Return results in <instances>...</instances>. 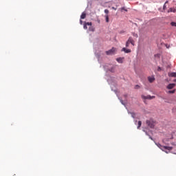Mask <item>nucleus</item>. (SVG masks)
<instances>
[{"label":"nucleus","instance_id":"f3484780","mask_svg":"<svg viewBox=\"0 0 176 176\" xmlns=\"http://www.w3.org/2000/svg\"><path fill=\"white\" fill-rule=\"evenodd\" d=\"M170 25H172V27H176V23L175 22H171Z\"/></svg>","mask_w":176,"mask_h":176},{"label":"nucleus","instance_id":"1a4fd4ad","mask_svg":"<svg viewBox=\"0 0 176 176\" xmlns=\"http://www.w3.org/2000/svg\"><path fill=\"white\" fill-rule=\"evenodd\" d=\"M148 80L150 83H153V82H155V77L154 76H148Z\"/></svg>","mask_w":176,"mask_h":176},{"label":"nucleus","instance_id":"0eeeda50","mask_svg":"<svg viewBox=\"0 0 176 176\" xmlns=\"http://www.w3.org/2000/svg\"><path fill=\"white\" fill-rule=\"evenodd\" d=\"M174 87H175V84L171 83L166 87V89H168V90H171V89H174Z\"/></svg>","mask_w":176,"mask_h":176},{"label":"nucleus","instance_id":"dca6fc26","mask_svg":"<svg viewBox=\"0 0 176 176\" xmlns=\"http://www.w3.org/2000/svg\"><path fill=\"white\" fill-rule=\"evenodd\" d=\"M142 124V122L141 121H138V129H140V127H141Z\"/></svg>","mask_w":176,"mask_h":176},{"label":"nucleus","instance_id":"f257e3e1","mask_svg":"<svg viewBox=\"0 0 176 176\" xmlns=\"http://www.w3.org/2000/svg\"><path fill=\"white\" fill-rule=\"evenodd\" d=\"M157 146L162 149L164 152H166V153H168L170 151L173 150V147L171 146H162L160 144H157Z\"/></svg>","mask_w":176,"mask_h":176},{"label":"nucleus","instance_id":"c756f323","mask_svg":"<svg viewBox=\"0 0 176 176\" xmlns=\"http://www.w3.org/2000/svg\"><path fill=\"white\" fill-rule=\"evenodd\" d=\"M150 138H151V140H153L152 138L150 137Z\"/></svg>","mask_w":176,"mask_h":176},{"label":"nucleus","instance_id":"aec40b11","mask_svg":"<svg viewBox=\"0 0 176 176\" xmlns=\"http://www.w3.org/2000/svg\"><path fill=\"white\" fill-rule=\"evenodd\" d=\"M169 12H173L174 13H175L176 10H173V8H170Z\"/></svg>","mask_w":176,"mask_h":176},{"label":"nucleus","instance_id":"393cba45","mask_svg":"<svg viewBox=\"0 0 176 176\" xmlns=\"http://www.w3.org/2000/svg\"><path fill=\"white\" fill-rule=\"evenodd\" d=\"M121 10H125V12H127V10L124 9V7H122V8H121Z\"/></svg>","mask_w":176,"mask_h":176},{"label":"nucleus","instance_id":"cd10ccee","mask_svg":"<svg viewBox=\"0 0 176 176\" xmlns=\"http://www.w3.org/2000/svg\"><path fill=\"white\" fill-rule=\"evenodd\" d=\"M111 72H114L115 71L113 70V68H112L111 69Z\"/></svg>","mask_w":176,"mask_h":176},{"label":"nucleus","instance_id":"39448f33","mask_svg":"<svg viewBox=\"0 0 176 176\" xmlns=\"http://www.w3.org/2000/svg\"><path fill=\"white\" fill-rule=\"evenodd\" d=\"M142 98H143V100H153V98H155V96H151V95H148L146 96H142Z\"/></svg>","mask_w":176,"mask_h":176},{"label":"nucleus","instance_id":"a878e982","mask_svg":"<svg viewBox=\"0 0 176 176\" xmlns=\"http://www.w3.org/2000/svg\"><path fill=\"white\" fill-rule=\"evenodd\" d=\"M112 9H113V10H116V8L115 7H112Z\"/></svg>","mask_w":176,"mask_h":176},{"label":"nucleus","instance_id":"ddd939ff","mask_svg":"<svg viewBox=\"0 0 176 176\" xmlns=\"http://www.w3.org/2000/svg\"><path fill=\"white\" fill-rule=\"evenodd\" d=\"M104 17L106 19V23H109V16L108 14H106Z\"/></svg>","mask_w":176,"mask_h":176},{"label":"nucleus","instance_id":"20e7f679","mask_svg":"<svg viewBox=\"0 0 176 176\" xmlns=\"http://www.w3.org/2000/svg\"><path fill=\"white\" fill-rule=\"evenodd\" d=\"M126 42H129V44L131 43L132 46H135V41H134V39L131 36L128 38Z\"/></svg>","mask_w":176,"mask_h":176},{"label":"nucleus","instance_id":"c85d7f7f","mask_svg":"<svg viewBox=\"0 0 176 176\" xmlns=\"http://www.w3.org/2000/svg\"><path fill=\"white\" fill-rule=\"evenodd\" d=\"M173 82H176V79L173 80Z\"/></svg>","mask_w":176,"mask_h":176},{"label":"nucleus","instance_id":"bb28decb","mask_svg":"<svg viewBox=\"0 0 176 176\" xmlns=\"http://www.w3.org/2000/svg\"><path fill=\"white\" fill-rule=\"evenodd\" d=\"M80 24H83V21L82 20L80 21Z\"/></svg>","mask_w":176,"mask_h":176},{"label":"nucleus","instance_id":"a211bd4d","mask_svg":"<svg viewBox=\"0 0 176 176\" xmlns=\"http://www.w3.org/2000/svg\"><path fill=\"white\" fill-rule=\"evenodd\" d=\"M133 36H135V38H138V34L136 33H133Z\"/></svg>","mask_w":176,"mask_h":176},{"label":"nucleus","instance_id":"6e6552de","mask_svg":"<svg viewBox=\"0 0 176 176\" xmlns=\"http://www.w3.org/2000/svg\"><path fill=\"white\" fill-rule=\"evenodd\" d=\"M168 76L170 77V78H176V72H169L168 74Z\"/></svg>","mask_w":176,"mask_h":176},{"label":"nucleus","instance_id":"5701e85b","mask_svg":"<svg viewBox=\"0 0 176 176\" xmlns=\"http://www.w3.org/2000/svg\"><path fill=\"white\" fill-rule=\"evenodd\" d=\"M135 89H140V85H135Z\"/></svg>","mask_w":176,"mask_h":176},{"label":"nucleus","instance_id":"f03ea898","mask_svg":"<svg viewBox=\"0 0 176 176\" xmlns=\"http://www.w3.org/2000/svg\"><path fill=\"white\" fill-rule=\"evenodd\" d=\"M146 123L149 127H151V129H153V127H155V122L152 120H146Z\"/></svg>","mask_w":176,"mask_h":176},{"label":"nucleus","instance_id":"4468645a","mask_svg":"<svg viewBox=\"0 0 176 176\" xmlns=\"http://www.w3.org/2000/svg\"><path fill=\"white\" fill-rule=\"evenodd\" d=\"M80 19H86V14L85 12H82L81 16H80Z\"/></svg>","mask_w":176,"mask_h":176},{"label":"nucleus","instance_id":"2eb2a0df","mask_svg":"<svg viewBox=\"0 0 176 176\" xmlns=\"http://www.w3.org/2000/svg\"><path fill=\"white\" fill-rule=\"evenodd\" d=\"M168 93L169 94H174V93H175V89H173V90H172V91H168Z\"/></svg>","mask_w":176,"mask_h":176},{"label":"nucleus","instance_id":"f8f14e48","mask_svg":"<svg viewBox=\"0 0 176 176\" xmlns=\"http://www.w3.org/2000/svg\"><path fill=\"white\" fill-rule=\"evenodd\" d=\"M116 61H118V63H120V64H122V63H123V58H118L116 59Z\"/></svg>","mask_w":176,"mask_h":176},{"label":"nucleus","instance_id":"412c9836","mask_svg":"<svg viewBox=\"0 0 176 176\" xmlns=\"http://www.w3.org/2000/svg\"><path fill=\"white\" fill-rule=\"evenodd\" d=\"M167 2H168V1H166L165 4H164V6H163L164 10H166V3H167Z\"/></svg>","mask_w":176,"mask_h":176},{"label":"nucleus","instance_id":"423d86ee","mask_svg":"<svg viewBox=\"0 0 176 176\" xmlns=\"http://www.w3.org/2000/svg\"><path fill=\"white\" fill-rule=\"evenodd\" d=\"M116 50V49L113 47L112 50L107 51L106 54H107V56H109L110 54H113V53H115Z\"/></svg>","mask_w":176,"mask_h":176},{"label":"nucleus","instance_id":"b1692460","mask_svg":"<svg viewBox=\"0 0 176 176\" xmlns=\"http://www.w3.org/2000/svg\"><path fill=\"white\" fill-rule=\"evenodd\" d=\"M157 71H159V72L162 71V67H158V68H157Z\"/></svg>","mask_w":176,"mask_h":176},{"label":"nucleus","instance_id":"6ab92c4d","mask_svg":"<svg viewBox=\"0 0 176 176\" xmlns=\"http://www.w3.org/2000/svg\"><path fill=\"white\" fill-rule=\"evenodd\" d=\"M125 46H126V47H129L130 46L129 43L126 41V44H125Z\"/></svg>","mask_w":176,"mask_h":176},{"label":"nucleus","instance_id":"7ed1b4c3","mask_svg":"<svg viewBox=\"0 0 176 176\" xmlns=\"http://www.w3.org/2000/svg\"><path fill=\"white\" fill-rule=\"evenodd\" d=\"M126 42H129V44L131 43L132 46H135V41H134V39L131 36L128 38Z\"/></svg>","mask_w":176,"mask_h":176},{"label":"nucleus","instance_id":"9b49d317","mask_svg":"<svg viewBox=\"0 0 176 176\" xmlns=\"http://www.w3.org/2000/svg\"><path fill=\"white\" fill-rule=\"evenodd\" d=\"M91 24L92 23L91 22L85 23L84 30H87V25H90V27H91Z\"/></svg>","mask_w":176,"mask_h":176},{"label":"nucleus","instance_id":"4be33fe9","mask_svg":"<svg viewBox=\"0 0 176 176\" xmlns=\"http://www.w3.org/2000/svg\"><path fill=\"white\" fill-rule=\"evenodd\" d=\"M104 13H105L106 14H108V13H109V10H107V9L104 10Z\"/></svg>","mask_w":176,"mask_h":176},{"label":"nucleus","instance_id":"9d476101","mask_svg":"<svg viewBox=\"0 0 176 176\" xmlns=\"http://www.w3.org/2000/svg\"><path fill=\"white\" fill-rule=\"evenodd\" d=\"M122 52H124V53H131V50L126 49V47H123L122 49Z\"/></svg>","mask_w":176,"mask_h":176}]
</instances>
